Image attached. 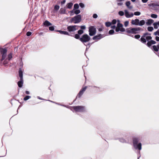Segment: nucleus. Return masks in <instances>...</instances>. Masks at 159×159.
<instances>
[{
  "instance_id": "1",
  "label": "nucleus",
  "mask_w": 159,
  "mask_h": 159,
  "mask_svg": "<svg viewBox=\"0 0 159 159\" xmlns=\"http://www.w3.org/2000/svg\"><path fill=\"white\" fill-rule=\"evenodd\" d=\"M141 30H142V29L140 27L129 28L126 29V31L129 34H136L139 33Z\"/></svg>"
},
{
  "instance_id": "2",
  "label": "nucleus",
  "mask_w": 159,
  "mask_h": 159,
  "mask_svg": "<svg viewBox=\"0 0 159 159\" xmlns=\"http://www.w3.org/2000/svg\"><path fill=\"white\" fill-rule=\"evenodd\" d=\"M139 139L138 138L134 137L133 138V143L134 148L136 149L141 150L142 148V144L141 143H138L139 141Z\"/></svg>"
},
{
  "instance_id": "3",
  "label": "nucleus",
  "mask_w": 159,
  "mask_h": 159,
  "mask_svg": "<svg viewBox=\"0 0 159 159\" xmlns=\"http://www.w3.org/2000/svg\"><path fill=\"white\" fill-rule=\"evenodd\" d=\"M23 72L22 69L21 68H19V76L20 78V80L18 82V85L20 88L22 87L23 83Z\"/></svg>"
},
{
  "instance_id": "4",
  "label": "nucleus",
  "mask_w": 159,
  "mask_h": 159,
  "mask_svg": "<svg viewBox=\"0 0 159 159\" xmlns=\"http://www.w3.org/2000/svg\"><path fill=\"white\" fill-rule=\"evenodd\" d=\"M81 20V16L80 15H77L72 18L70 20L71 23L77 24L80 23Z\"/></svg>"
},
{
  "instance_id": "5",
  "label": "nucleus",
  "mask_w": 159,
  "mask_h": 159,
  "mask_svg": "<svg viewBox=\"0 0 159 159\" xmlns=\"http://www.w3.org/2000/svg\"><path fill=\"white\" fill-rule=\"evenodd\" d=\"M90 39V37L87 34L83 35L81 38H80V40L83 43L88 42Z\"/></svg>"
},
{
  "instance_id": "6",
  "label": "nucleus",
  "mask_w": 159,
  "mask_h": 159,
  "mask_svg": "<svg viewBox=\"0 0 159 159\" xmlns=\"http://www.w3.org/2000/svg\"><path fill=\"white\" fill-rule=\"evenodd\" d=\"M71 107L73 108L77 112H83L85 111L84 107L82 106H74Z\"/></svg>"
},
{
  "instance_id": "7",
  "label": "nucleus",
  "mask_w": 159,
  "mask_h": 159,
  "mask_svg": "<svg viewBox=\"0 0 159 159\" xmlns=\"http://www.w3.org/2000/svg\"><path fill=\"white\" fill-rule=\"evenodd\" d=\"M7 49L4 48H0V53L2 55V58L1 61H2L6 58L7 56Z\"/></svg>"
},
{
  "instance_id": "8",
  "label": "nucleus",
  "mask_w": 159,
  "mask_h": 159,
  "mask_svg": "<svg viewBox=\"0 0 159 159\" xmlns=\"http://www.w3.org/2000/svg\"><path fill=\"white\" fill-rule=\"evenodd\" d=\"M79 26L78 25H70L67 27V30L69 32H74L78 30Z\"/></svg>"
},
{
  "instance_id": "9",
  "label": "nucleus",
  "mask_w": 159,
  "mask_h": 159,
  "mask_svg": "<svg viewBox=\"0 0 159 159\" xmlns=\"http://www.w3.org/2000/svg\"><path fill=\"white\" fill-rule=\"evenodd\" d=\"M96 29L93 26H91L89 27V35L91 36L94 35L96 33Z\"/></svg>"
},
{
  "instance_id": "10",
  "label": "nucleus",
  "mask_w": 159,
  "mask_h": 159,
  "mask_svg": "<svg viewBox=\"0 0 159 159\" xmlns=\"http://www.w3.org/2000/svg\"><path fill=\"white\" fill-rule=\"evenodd\" d=\"M150 35L151 34L148 32L144 33L140 38L141 41L143 43H145L146 42V41L145 37L146 36H150Z\"/></svg>"
},
{
  "instance_id": "11",
  "label": "nucleus",
  "mask_w": 159,
  "mask_h": 159,
  "mask_svg": "<svg viewBox=\"0 0 159 159\" xmlns=\"http://www.w3.org/2000/svg\"><path fill=\"white\" fill-rule=\"evenodd\" d=\"M124 11L125 15L127 18H130L134 16V14L133 13H129L127 10H125Z\"/></svg>"
},
{
  "instance_id": "12",
  "label": "nucleus",
  "mask_w": 159,
  "mask_h": 159,
  "mask_svg": "<svg viewBox=\"0 0 159 159\" xmlns=\"http://www.w3.org/2000/svg\"><path fill=\"white\" fill-rule=\"evenodd\" d=\"M104 36L105 35L100 34L94 36L93 38V39L94 40H95L96 41H97L98 40L104 37Z\"/></svg>"
},
{
  "instance_id": "13",
  "label": "nucleus",
  "mask_w": 159,
  "mask_h": 159,
  "mask_svg": "<svg viewBox=\"0 0 159 159\" xmlns=\"http://www.w3.org/2000/svg\"><path fill=\"white\" fill-rule=\"evenodd\" d=\"M86 89V86H85L84 88H82L79 92L77 97H78L79 98H80L81 96L83 95L84 92L85 91Z\"/></svg>"
},
{
  "instance_id": "14",
  "label": "nucleus",
  "mask_w": 159,
  "mask_h": 159,
  "mask_svg": "<svg viewBox=\"0 0 159 159\" xmlns=\"http://www.w3.org/2000/svg\"><path fill=\"white\" fill-rule=\"evenodd\" d=\"M156 43V42L155 41L151 40L150 41L148 42L147 45L148 47H150L152 44H154Z\"/></svg>"
},
{
  "instance_id": "15",
  "label": "nucleus",
  "mask_w": 159,
  "mask_h": 159,
  "mask_svg": "<svg viewBox=\"0 0 159 159\" xmlns=\"http://www.w3.org/2000/svg\"><path fill=\"white\" fill-rule=\"evenodd\" d=\"M139 22V20L138 19H136L134 20H131V24L133 25H138V23Z\"/></svg>"
},
{
  "instance_id": "16",
  "label": "nucleus",
  "mask_w": 159,
  "mask_h": 159,
  "mask_svg": "<svg viewBox=\"0 0 159 159\" xmlns=\"http://www.w3.org/2000/svg\"><path fill=\"white\" fill-rule=\"evenodd\" d=\"M125 5L127 8L129 9H131L133 8V7L130 5V1H127L125 3Z\"/></svg>"
},
{
  "instance_id": "17",
  "label": "nucleus",
  "mask_w": 159,
  "mask_h": 159,
  "mask_svg": "<svg viewBox=\"0 0 159 159\" xmlns=\"http://www.w3.org/2000/svg\"><path fill=\"white\" fill-rule=\"evenodd\" d=\"M153 22L154 20H153L151 19H148L146 22V24L148 25H151Z\"/></svg>"
},
{
  "instance_id": "18",
  "label": "nucleus",
  "mask_w": 159,
  "mask_h": 159,
  "mask_svg": "<svg viewBox=\"0 0 159 159\" xmlns=\"http://www.w3.org/2000/svg\"><path fill=\"white\" fill-rule=\"evenodd\" d=\"M43 25L45 26H49L52 25V24L48 21L46 20L43 23Z\"/></svg>"
},
{
  "instance_id": "19",
  "label": "nucleus",
  "mask_w": 159,
  "mask_h": 159,
  "mask_svg": "<svg viewBox=\"0 0 159 159\" xmlns=\"http://www.w3.org/2000/svg\"><path fill=\"white\" fill-rule=\"evenodd\" d=\"M57 31L59 32L61 34L66 35L69 36L70 35V34L68 33V32L66 31L58 30Z\"/></svg>"
},
{
  "instance_id": "20",
  "label": "nucleus",
  "mask_w": 159,
  "mask_h": 159,
  "mask_svg": "<svg viewBox=\"0 0 159 159\" xmlns=\"http://www.w3.org/2000/svg\"><path fill=\"white\" fill-rule=\"evenodd\" d=\"M153 25L155 29H157L158 28V27L159 26V21L154 23Z\"/></svg>"
},
{
  "instance_id": "21",
  "label": "nucleus",
  "mask_w": 159,
  "mask_h": 159,
  "mask_svg": "<svg viewBox=\"0 0 159 159\" xmlns=\"http://www.w3.org/2000/svg\"><path fill=\"white\" fill-rule=\"evenodd\" d=\"M153 50L156 51L157 52L159 49V46L153 45L152 47Z\"/></svg>"
},
{
  "instance_id": "22",
  "label": "nucleus",
  "mask_w": 159,
  "mask_h": 159,
  "mask_svg": "<svg viewBox=\"0 0 159 159\" xmlns=\"http://www.w3.org/2000/svg\"><path fill=\"white\" fill-rule=\"evenodd\" d=\"M145 21L144 20H142L140 21H139V22L138 23V25L139 26L143 25L145 24Z\"/></svg>"
},
{
  "instance_id": "23",
  "label": "nucleus",
  "mask_w": 159,
  "mask_h": 159,
  "mask_svg": "<svg viewBox=\"0 0 159 159\" xmlns=\"http://www.w3.org/2000/svg\"><path fill=\"white\" fill-rule=\"evenodd\" d=\"M157 3H152L148 4V6L149 7H152L153 8H155L156 6H157Z\"/></svg>"
},
{
  "instance_id": "24",
  "label": "nucleus",
  "mask_w": 159,
  "mask_h": 159,
  "mask_svg": "<svg viewBox=\"0 0 159 159\" xmlns=\"http://www.w3.org/2000/svg\"><path fill=\"white\" fill-rule=\"evenodd\" d=\"M59 12L61 14H65L66 13V10L61 8L59 11Z\"/></svg>"
},
{
  "instance_id": "25",
  "label": "nucleus",
  "mask_w": 159,
  "mask_h": 159,
  "mask_svg": "<svg viewBox=\"0 0 159 159\" xmlns=\"http://www.w3.org/2000/svg\"><path fill=\"white\" fill-rule=\"evenodd\" d=\"M73 5V4L72 2L68 3L67 5V8L69 9H71Z\"/></svg>"
},
{
  "instance_id": "26",
  "label": "nucleus",
  "mask_w": 159,
  "mask_h": 159,
  "mask_svg": "<svg viewBox=\"0 0 159 159\" xmlns=\"http://www.w3.org/2000/svg\"><path fill=\"white\" fill-rule=\"evenodd\" d=\"M122 26L123 25L120 23V20H117V27L120 28L122 27Z\"/></svg>"
},
{
  "instance_id": "27",
  "label": "nucleus",
  "mask_w": 159,
  "mask_h": 159,
  "mask_svg": "<svg viewBox=\"0 0 159 159\" xmlns=\"http://www.w3.org/2000/svg\"><path fill=\"white\" fill-rule=\"evenodd\" d=\"M145 38L146 41L147 40L148 42L149 41V40H151L152 39V37L150 36H146V37H145Z\"/></svg>"
},
{
  "instance_id": "28",
  "label": "nucleus",
  "mask_w": 159,
  "mask_h": 159,
  "mask_svg": "<svg viewBox=\"0 0 159 159\" xmlns=\"http://www.w3.org/2000/svg\"><path fill=\"white\" fill-rule=\"evenodd\" d=\"M9 61V60H8V59H6L3 62V64L5 66H6L8 64Z\"/></svg>"
},
{
  "instance_id": "29",
  "label": "nucleus",
  "mask_w": 159,
  "mask_h": 159,
  "mask_svg": "<svg viewBox=\"0 0 159 159\" xmlns=\"http://www.w3.org/2000/svg\"><path fill=\"white\" fill-rule=\"evenodd\" d=\"M60 8V6L58 5H56L54 7V10L56 11H57Z\"/></svg>"
},
{
  "instance_id": "30",
  "label": "nucleus",
  "mask_w": 159,
  "mask_h": 159,
  "mask_svg": "<svg viewBox=\"0 0 159 159\" xmlns=\"http://www.w3.org/2000/svg\"><path fill=\"white\" fill-rule=\"evenodd\" d=\"M151 16L153 18H156L157 17V16L156 14H152L151 15Z\"/></svg>"
},
{
  "instance_id": "31",
  "label": "nucleus",
  "mask_w": 159,
  "mask_h": 159,
  "mask_svg": "<svg viewBox=\"0 0 159 159\" xmlns=\"http://www.w3.org/2000/svg\"><path fill=\"white\" fill-rule=\"evenodd\" d=\"M147 29H148V30L149 31H150V32L152 31L153 30V28L152 27H151V26H149V27H148L147 28Z\"/></svg>"
},
{
  "instance_id": "32",
  "label": "nucleus",
  "mask_w": 159,
  "mask_h": 159,
  "mask_svg": "<svg viewBox=\"0 0 159 159\" xmlns=\"http://www.w3.org/2000/svg\"><path fill=\"white\" fill-rule=\"evenodd\" d=\"M12 54L11 53H10L8 55V60H10L12 58Z\"/></svg>"
},
{
  "instance_id": "33",
  "label": "nucleus",
  "mask_w": 159,
  "mask_h": 159,
  "mask_svg": "<svg viewBox=\"0 0 159 159\" xmlns=\"http://www.w3.org/2000/svg\"><path fill=\"white\" fill-rule=\"evenodd\" d=\"M79 8V6L78 4H75L74 6V9H77Z\"/></svg>"
},
{
  "instance_id": "34",
  "label": "nucleus",
  "mask_w": 159,
  "mask_h": 159,
  "mask_svg": "<svg viewBox=\"0 0 159 159\" xmlns=\"http://www.w3.org/2000/svg\"><path fill=\"white\" fill-rule=\"evenodd\" d=\"M31 98V96H26L24 98V101H26Z\"/></svg>"
},
{
  "instance_id": "35",
  "label": "nucleus",
  "mask_w": 159,
  "mask_h": 159,
  "mask_svg": "<svg viewBox=\"0 0 159 159\" xmlns=\"http://www.w3.org/2000/svg\"><path fill=\"white\" fill-rule=\"evenodd\" d=\"M111 23L110 22H106L105 23V25L107 27H109L111 26Z\"/></svg>"
},
{
  "instance_id": "36",
  "label": "nucleus",
  "mask_w": 159,
  "mask_h": 159,
  "mask_svg": "<svg viewBox=\"0 0 159 159\" xmlns=\"http://www.w3.org/2000/svg\"><path fill=\"white\" fill-rule=\"evenodd\" d=\"M153 34L155 35H158L159 36V29H158L156 32H155Z\"/></svg>"
},
{
  "instance_id": "37",
  "label": "nucleus",
  "mask_w": 159,
  "mask_h": 159,
  "mask_svg": "<svg viewBox=\"0 0 159 159\" xmlns=\"http://www.w3.org/2000/svg\"><path fill=\"white\" fill-rule=\"evenodd\" d=\"M84 33L83 31L82 30H80L78 31V34L79 35H80L83 34Z\"/></svg>"
},
{
  "instance_id": "38",
  "label": "nucleus",
  "mask_w": 159,
  "mask_h": 159,
  "mask_svg": "<svg viewBox=\"0 0 159 159\" xmlns=\"http://www.w3.org/2000/svg\"><path fill=\"white\" fill-rule=\"evenodd\" d=\"M119 14L121 16H123L124 15V13L123 11H120L118 12Z\"/></svg>"
},
{
  "instance_id": "39",
  "label": "nucleus",
  "mask_w": 159,
  "mask_h": 159,
  "mask_svg": "<svg viewBox=\"0 0 159 159\" xmlns=\"http://www.w3.org/2000/svg\"><path fill=\"white\" fill-rule=\"evenodd\" d=\"M141 13L139 11H136L134 12V15L135 16H139L140 15Z\"/></svg>"
},
{
  "instance_id": "40",
  "label": "nucleus",
  "mask_w": 159,
  "mask_h": 159,
  "mask_svg": "<svg viewBox=\"0 0 159 159\" xmlns=\"http://www.w3.org/2000/svg\"><path fill=\"white\" fill-rule=\"evenodd\" d=\"M74 37L76 39H80V36L79 35V34H75V36H74Z\"/></svg>"
},
{
  "instance_id": "41",
  "label": "nucleus",
  "mask_w": 159,
  "mask_h": 159,
  "mask_svg": "<svg viewBox=\"0 0 159 159\" xmlns=\"http://www.w3.org/2000/svg\"><path fill=\"white\" fill-rule=\"evenodd\" d=\"M119 141L120 142L123 143L126 142V141L125 139H124L123 138L120 139H119Z\"/></svg>"
},
{
  "instance_id": "42",
  "label": "nucleus",
  "mask_w": 159,
  "mask_h": 159,
  "mask_svg": "<svg viewBox=\"0 0 159 159\" xmlns=\"http://www.w3.org/2000/svg\"><path fill=\"white\" fill-rule=\"evenodd\" d=\"M80 11L79 10H75L74 11V13L75 14H78L80 13Z\"/></svg>"
},
{
  "instance_id": "43",
  "label": "nucleus",
  "mask_w": 159,
  "mask_h": 159,
  "mask_svg": "<svg viewBox=\"0 0 159 159\" xmlns=\"http://www.w3.org/2000/svg\"><path fill=\"white\" fill-rule=\"evenodd\" d=\"M129 22L128 21H125L124 23V25L125 27H127L128 25Z\"/></svg>"
},
{
  "instance_id": "44",
  "label": "nucleus",
  "mask_w": 159,
  "mask_h": 159,
  "mask_svg": "<svg viewBox=\"0 0 159 159\" xmlns=\"http://www.w3.org/2000/svg\"><path fill=\"white\" fill-rule=\"evenodd\" d=\"M114 33V31L113 30H110L109 32V33L110 34H112Z\"/></svg>"
},
{
  "instance_id": "45",
  "label": "nucleus",
  "mask_w": 159,
  "mask_h": 159,
  "mask_svg": "<svg viewBox=\"0 0 159 159\" xmlns=\"http://www.w3.org/2000/svg\"><path fill=\"white\" fill-rule=\"evenodd\" d=\"M49 30L51 31H53L54 30V27L53 26H52L49 27Z\"/></svg>"
},
{
  "instance_id": "46",
  "label": "nucleus",
  "mask_w": 159,
  "mask_h": 159,
  "mask_svg": "<svg viewBox=\"0 0 159 159\" xmlns=\"http://www.w3.org/2000/svg\"><path fill=\"white\" fill-rule=\"evenodd\" d=\"M140 37V36L139 35H136L134 36V37L136 39H139Z\"/></svg>"
},
{
  "instance_id": "47",
  "label": "nucleus",
  "mask_w": 159,
  "mask_h": 159,
  "mask_svg": "<svg viewBox=\"0 0 159 159\" xmlns=\"http://www.w3.org/2000/svg\"><path fill=\"white\" fill-rule=\"evenodd\" d=\"M79 5L80 6V7L81 8H83L84 7V4L82 3H79Z\"/></svg>"
},
{
  "instance_id": "48",
  "label": "nucleus",
  "mask_w": 159,
  "mask_h": 159,
  "mask_svg": "<svg viewBox=\"0 0 159 159\" xmlns=\"http://www.w3.org/2000/svg\"><path fill=\"white\" fill-rule=\"evenodd\" d=\"M116 23V20H115V19H114V20H113L112 21V22H111V24H115Z\"/></svg>"
},
{
  "instance_id": "49",
  "label": "nucleus",
  "mask_w": 159,
  "mask_h": 159,
  "mask_svg": "<svg viewBox=\"0 0 159 159\" xmlns=\"http://www.w3.org/2000/svg\"><path fill=\"white\" fill-rule=\"evenodd\" d=\"M31 32L28 31L26 33V35L27 36H30L31 34Z\"/></svg>"
},
{
  "instance_id": "50",
  "label": "nucleus",
  "mask_w": 159,
  "mask_h": 159,
  "mask_svg": "<svg viewBox=\"0 0 159 159\" xmlns=\"http://www.w3.org/2000/svg\"><path fill=\"white\" fill-rule=\"evenodd\" d=\"M80 27V28L82 29V30H84L86 28V27L85 25L81 26Z\"/></svg>"
},
{
  "instance_id": "51",
  "label": "nucleus",
  "mask_w": 159,
  "mask_h": 159,
  "mask_svg": "<svg viewBox=\"0 0 159 159\" xmlns=\"http://www.w3.org/2000/svg\"><path fill=\"white\" fill-rule=\"evenodd\" d=\"M98 17V15L96 14H94L93 15V17L94 18H96Z\"/></svg>"
},
{
  "instance_id": "52",
  "label": "nucleus",
  "mask_w": 159,
  "mask_h": 159,
  "mask_svg": "<svg viewBox=\"0 0 159 159\" xmlns=\"http://www.w3.org/2000/svg\"><path fill=\"white\" fill-rule=\"evenodd\" d=\"M120 30V28L117 27L116 29V31L117 32L119 31Z\"/></svg>"
},
{
  "instance_id": "53",
  "label": "nucleus",
  "mask_w": 159,
  "mask_h": 159,
  "mask_svg": "<svg viewBox=\"0 0 159 159\" xmlns=\"http://www.w3.org/2000/svg\"><path fill=\"white\" fill-rule=\"evenodd\" d=\"M66 1L65 0H64L62 1L61 2V5H62L64 4L66 2Z\"/></svg>"
},
{
  "instance_id": "54",
  "label": "nucleus",
  "mask_w": 159,
  "mask_h": 159,
  "mask_svg": "<svg viewBox=\"0 0 159 159\" xmlns=\"http://www.w3.org/2000/svg\"><path fill=\"white\" fill-rule=\"evenodd\" d=\"M156 40L157 41H159V37L158 36H156L155 38Z\"/></svg>"
},
{
  "instance_id": "55",
  "label": "nucleus",
  "mask_w": 159,
  "mask_h": 159,
  "mask_svg": "<svg viewBox=\"0 0 159 159\" xmlns=\"http://www.w3.org/2000/svg\"><path fill=\"white\" fill-rule=\"evenodd\" d=\"M117 5L118 6H121L123 5V3L121 2H118L117 3Z\"/></svg>"
},
{
  "instance_id": "56",
  "label": "nucleus",
  "mask_w": 159,
  "mask_h": 159,
  "mask_svg": "<svg viewBox=\"0 0 159 159\" xmlns=\"http://www.w3.org/2000/svg\"><path fill=\"white\" fill-rule=\"evenodd\" d=\"M120 30L121 32H124L125 31V29L123 28H121L120 29Z\"/></svg>"
},
{
  "instance_id": "57",
  "label": "nucleus",
  "mask_w": 159,
  "mask_h": 159,
  "mask_svg": "<svg viewBox=\"0 0 159 159\" xmlns=\"http://www.w3.org/2000/svg\"><path fill=\"white\" fill-rule=\"evenodd\" d=\"M148 0H142V1L143 3H146L147 2Z\"/></svg>"
},
{
  "instance_id": "58",
  "label": "nucleus",
  "mask_w": 159,
  "mask_h": 159,
  "mask_svg": "<svg viewBox=\"0 0 159 159\" xmlns=\"http://www.w3.org/2000/svg\"><path fill=\"white\" fill-rule=\"evenodd\" d=\"M111 27L112 29H114L116 28V26H115V25H112V26H111Z\"/></svg>"
},
{
  "instance_id": "59",
  "label": "nucleus",
  "mask_w": 159,
  "mask_h": 159,
  "mask_svg": "<svg viewBox=\"0 0 159 159\" xmlns=\"http://www.w3.org/2000/svg\"><path fill=\"white\" fill-rule=\"evenodd\" d=\"M25 93L26 94H30V92L29 91H25Z\"/></svg>"
},
{
  "instance_id": "60",
  "label": "nucleus",
  "mask_w": 159,
  "mask_h": 159,
  "mask_svg": "<svg viewBox=\"0 0 159 159\" xmlns=\"http://www.w3.org/2000/svg\"><path fill=\"white\" fill-rule=\"evenodd\" d=\"M98 30L99 31H102V29L101 28H100Z\"/></svg>"
},
{
  "instance_id": "61",
  "label": "nucleus",
  "mask_w": 159,
  "mask_h": 159,
  "mask_svg": "<svg viewBox=\"0 0 159 159\" xmlns=\"http://www.w3.org/2000/svg\"><path fill=\"white\" fill-rule=\"evenodd\" d=\"M157 6H159V2H158V3H157Z\"/></svg>"
},
{
  "instance_id": "62",
  "label": "nucleus",
  "mask_w": 159,
  "mask_h": 159,
  "mask_svg": "<svg viewBox=\"0 0 159 159\" xmlns=\"http://www.w3.org/2000/svg\"><path fill=\"white\" fill-rule=\"evenodd\" d=\"M124 1V0H118V2H121Z\"/></svg>"
},
{
  "instance_id": "63",
  "label": "nucleus",
  "mask_w": 159,
  "mask_h": 159,
  "mask_svg": "<svg viewBox=\"0 0 159 159\" xmlns=\"http://www.w3.org/2000/svg\"><path fill=\"white\" fill-rule=\"evenodd\" d=\"M38 99H41V98L40 97H38Z\"/></svg>"
},
{
  "instance_id": "64",
  "label": "nucleus",
  "mask_w": 159,
  "mask_h": 159,
  "mask_svg": "<svg viewBox=\"0 0 159 159\" xmlns=\"http://www.w3.org/2000/svg\"><path fill=\"white\" fill-rule=\"evenodd\" d=\"M132 2H134L135 1V0H131Z\"/></svg>"
}]
</instances>
